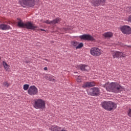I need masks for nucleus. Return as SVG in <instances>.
<instances>
[{"mask_svg": "<svg viewBox=\"0 0 131 131\" xmlns=\"http://www.w3.org/2000/svg\"><path fill=\"white\" fill-rule=\"evenodd\" d=\"M102 86L106 89L107 92L115 93V94L121 93V92H122L124 90V88L117 82H112L111 83L107 82L105 84L102 85Z\"/></svg>", "mask_w": 131, "mask_h": 131, "instance_id": "f257e3e1", "label": "nucleus"}, {"mask_svg": "<svg viewBox=\"0 0 131 131\" xmlns=\"http://www.w3.org/2000/svg\"><path fill=\"white\" fill-rule=\"evenodd\" d=\"M18 20L19 21L17 23V26L18 27H20L21 28H27V29H31V30H35V29L38 28L37 26H35L33 23L30 21H28L24 23L20 19H18Z\"/></svg>", "mask_w": 131, "mask_h": 131, "instance_id": "f03ea898", "label": "nucleus"}, {"mask_svg": "<svg viewBox=\"0 0 131 131\" xmlns=\"http://www.w3.org/2000/svg\"><path fill=\"white\" fill-rule=\"evenodd\" d=\"M102 107L107 111H112L117 108V104L112 101H104L101 103Z\"/></svg>", "mask_w": 131, "mask_h": 131, "instance_id": "7ed1b4c3", "label": "nucleus"}, {"mask_svg": "<svg viewBox=\"0 0 131 131\" xmlns=\"http://www.w3.org/2000/svg\"><path fill=\"white\" fill-rule=\"evenodd\" d=\"M33 106L35 109L43 110V109H46V101L41 99H35L34 101Z\"/></svg>", "mask_w": 131, "mask_h": 131, "instance_id": "20e7f679", "label": "nucleus"}, {"mask_svg": "<svg viewBox=\"0 0 131 131\" xmlns=\"http://www.w3.org/2000/svg\"><path fill=\"white\" fill-rule=\"evenodd\" d=\"M19 3L24 8L33 7L35 5V0H19Z\"/></svg>", "mask_w": 131, "mask_h": 131, "instance_id": "39448f33", "label": "nucleus"}, {"mask_svg": "<svg viewBox=\"0 0 131 131\" xmlns=\"http://www.w3.org/2000/svg\"><path fill=\"white\" fill-rule=\"evenodd\" d=\"M90 54L94 57H99L103 54V50L98 47H93L90 50Z\"/></svg>", "mask_w": 131, "mask_h": 131, "instance_id": "423d86ee", "label": "nucleus"}, {"mask_svg": "<svg viewBox=\"0 0 131 131\" xmlns=\"http://www.w3.org/2000/svg\"><path fill=\"white\" fill-rule=\"evenodd\" d=\"M38 93V90L37 88L34 85L31 86L28 91V94L30 96H35Z\"/></svg>", "mask_w": 131, "mask_h": 131, "instance_id": "0eeeda50", "label": "nucleus"}, {"mask_svg": "<svg viewBox=\"0 0 131 131\" xmlns=\"http://www.w3.org/2000/svg\"><path fill=\"white\" fill-rule=\"evenodd\" d=\"M88 93L91 96L97 97L100 95V89L98 88H91Z\"/></svg>", "mask_w": 131, "mask_h": 131, "instance_id": "6e6552de", "label": "nucleus"}, {"mask_svg": "<svg viewBox=\"0 0 131 131\" xmlns=\"http://www.w3.org/2000/svg\"><path fill=\"white\" fill-rule=\"evenodd\" d=\"M106 3V0H92V6L98 7L99 6H104Z\"/></svg>", "mask_w": 131, "mask_h": 131, "instance_id": "1a4fd4ad", "label": "nucleus"}, {"mask_svg": "<svg viewBox=\"0 0 131 131\" xmlns=\"http://www.w3.org/2000/svg\"><path fill=\"white\" fill-rule=\"evenodd\" d=\"M120 29L124 34H130L131 33V28L128 26H122L120 27Z\"/></svg>", "mask_w": 131, "mask_h": 131, "instance_id": "9d476101", "label": "nucleus"}, {"mask_svg": "<svg viewBox=\"0 0 131 131\" xmlns=\"http://www.w3.org/2000/svg\"><path fill=\"white\" fill-rule=\"evenodd\" d=\"M79 38L80 39H83V40H90L91 41H95V38L94 37L91 36L90 35L84 34L79 36Z\"/></svg>", "mask_w": 131, "mask_h": 131, "instance_id": "9b49d317", "label": "nucleus"}, {"mask_svg": "<svg viewBox=\"0 0 131 131\" xmlns=\"http://www.w3.org/2000/svg\"><path fill=\"white\" fill-rule=\"evenodd\" d=\"M61 21V19L59 18H56L55 19L53 20H47L43 22V23H46V24H52V25H55V24H57L59 23Z\"/></svg>", "mask_w": 131, "mask_h": 131, "instance_id": "f8f14e48", "label": "nucleus"}, {"mask_svg": "<svg viewBox=\"0 0 131 131\" xmlns=\"http://www.w3.org/2000/svg\"><path fill=\"white\" fill-rule=\"evenodd\" d=\"M113 57L114 59H115V58H119L120 57H125L124 54L122 53V52H120L119 51H113L112 53Z\"/></svg>", "mask_w": 131, "mask_h": 131, "instance_id": "ddd939ff", "label": "nucleus"}, {"mask_svg": "<svg viewBox=\"0 0 131 131\" xmlns=\"http://www.w3.org/2000/svg\"><path fill=\"white\" fill-rule=\"evenodd\" d=\"M0 29L1 30H10V29H12L11 26L8 25H6L5 24H0Z\"/></svg>", "mask_w": 131, "mask_h": 131, "instance_id": "4468645a", "label": "nucleus"}, {"mask_svg": "<svg viewBox=\"0 0 131 131\" xmlns=\"http://www.w3.org/2000/svg\"><path fill=\"white\" fill-rule=\"evenodd\" d=\"M3 65L4 67L5 70L7 71V72H10V70L11 69V66L9 65L7 62L5 61H3Z\"/></svg>", "mask_w": 131, "mask_h": 131, "instance_id": "2eb2a0df", "label": "nucleus"}, {"mask_svg": "<svg viewBox=\"0 0 131 131\" xmlns=\"http://www.w3.org/2000/svg\"><path fill=\"white\" fill-rule=\"evenodd\" d=\"M50 130L51 131H60L61 130V127H59L56 125H52L50 128Z\"/></svg>", "mask_w": 131, "mask_h": 131, "instance_id": "dca6fc26", "label": "nucleus"}, {"mask_svg": "<svg viewBox=\"0 0 131 131\" xmlns=\"http://www.w3.org/2000/svg\"><path fill=\"white\" fill-rule=\"evenodd\" d=\"M113 36V33L110 32L104 33L103 34V36H104L105 38H110V37H112Z\"/></svg>", "mask_w": 131, "mask_h": 131, "instance_id": "f3484780", "label": "nucleus"}, {"mask_svg": "<svg viewBox=\"0 0 131 131\" xmlns=\"http://www.w3.org/2000/svg\"><path fill=\"white\" fill-rule=\"evenodd\" d=\"M79 67L82 71H88V69H89V68H90L88 66L82 64L79 66Z\"/></svg>", "mask_w": 131, "mask_h": 131, "instance_id": "a211bd4d", "label": "nucleus"}, {"mask_svg": "<svg viewBox=\"0 0 131 131\" xmlns=\"http://www.w3.org/2000/svg\"><path fill=\"white\" fill-rule=\"evenodd\" d=\"M89 84V88H92V86H95L96 85V83L95 82H88Z\"/></svg>", "mask_w": 131, "mask_h": 131, "instance_id": "6ab92c4d", "label": "nucleus"}, {"mask_svg": "<svg viewBox=\"0 0 131 131\" xmlns=\"http://www.w3.org/2000/svg\"><path fill=\"white\" fill-rule=\"evenodd\" d=\"M82 88L83 89H86V88H90L89 82L84 83L82 85Z\"/></svg>", "mask_w": 131, "mask_h": 131, "instance_id": "aec40b11", "label": "nucleus"}, {"mask_svg": "<svg viewBox=\"0 0 131 131\" xmlns=\"http://www.w3.org/2000/svg\"><path fill=\"white\" fill-rule=\"evenodd\" d=\"M83 47V43H80L79 44L78 43L77 46L76 47V50L78 49H81Z\"/></svg>", "mask_w": 131, "mask_h": 131, "instance_id": "412c9836", "label": "nucleus"}, {"mask_svg": "<svg viewBox=\"0 0 131 131\" xmlns=\"http://www.w3.org/2000/svg\"><path fill=\"white\" fill-rule=\"evenodd\" d=\"M23 89L24 91H27V90L29 89V85L27 84H24L23 86Z\"/></svg>", "mask_w": 131, "mask_h": 131, "instance_id": "4be33fe9", "label": "nucleus"}, {"mask_svg": "<svg viewBox=\"0 0 131 131\" xmlns=\"http://www.w3.org/2000/svg\"><path fill=\"white\" fill-rule=\"evenodd\" d=\"M72 45L73 46V47H76L78 46V42L77 41H72Z\"/></svg>", "mask_w": 131, "mask_h": 131, "instance_id": "5701e85b", "label": "nucleus"}, {"mask_svg": "<svg viewBox=\"0 0 131 131\" xmlns=\"http://www.w3.org/2000/svg\"><path fill=\"white\" fill-rule=\"evenodd\" d=\"M3 85L5 86V88H9L10 86V84L8 82H4L3 83Z\"/></svg>", "mask_w": 131, "mask_h": 131, "instance_id": "b1692460", "label": "nucleus"}, {"mask_svg": "<svg viewBox=\"0 0 131 131\" xmlns=\"http://www.w3.org/2000/svg\"><path fill=\"white\" fill-rule=\"evenodd\" d=\"M50 77H52V75H46L45 78L47 80H49Z\"/></svg>", "mask_w": 131, "mask_h": 131, "instance_id": "393cba45", "label": "nucleus"}, {"mask_svg": "<svg viewBox=\"0 0 131 131\" xmlns=\"http://www.w3.org/2000/svg\"><path fill=\"white\" fill-rule=\"evenodd\" d=\"M76 78L77 82H81V76H77Z\"/></svg>", "mask_w": 131, "mask_h": 131, "instance_id": "a878e982", "label": "nucleus"}, {"mask_svg": "<svg viewBox=\"0 0 131 131\" xmlns=\"http://www.w3.org/2000/svg\"><path fill=\"white\" fill-rule=\"evenodd\" d=\"M50 81H55V79H54V77L53 75H51V77H49V80Z\"/></svg>", "mask_w": 131, "mask_h": 131, "instance_id": "bb28decb", "label": "nucleus"}, {"mask_svg": "<svg viewBox=\"0 0 131 131\" xmlns=\"http://www.w3.org/2000/svg\"><path fill=\"white\" fill-rule=\"evenodd\" d=\"M128 116H129V117H131V109H129L127 112Z\"/></svg>", "mask_w": 131, "mask_h": 131, "instance_id": "cd10ccee", "label": "nucleus"}, {"mask_svg": "<svg viewBox=\"0 0 131 131\" xmlns=\"http://www.w3.org/2000/svg\"><path fill=\"white\" fill-rule=\"evenodd\" d=\"M44 70H48V68L47 67H45L44 68Z\"/></svg>", "mask_w": 131, "mask_h": 131, "instance_id": "c85d7f7f", "label": "nucleus"}, {"mask_svg": "<svg viewBox=\"0 0 131 131\" xmlns=\"http://www.w3.org/2000/svg\"><path fill=\"white\" fill-rule=\"evenodd\" d=\"M61 131H67V130H66L65 129L63 128V129H62V130Z\"/></svg>", "mask_w": 131, "mask_h": 131, "instance_id": "c756f323", "label": "nucleus"}, {"mask_svg": "<svg viewBox=\"0 0 131 131\" xmlns=\"http://www.w3.org/2000/svg\"><path fill=\"white\" fill-rule=\"evenodd\" d=\"M40 30H41V31H45V30L42 29H40Z\"/></svg>", "mask_w": 131, "mask_h": 131, "instance_id": "7c9ffc66", "label": "nucleus"}, {"mask_svg": "<svg viewBox=\"0 0 131 131\" xmlns=\"http://www.w3.org/2000/svg\"><path fill=\"white\" fill-rule=\"evenodd\" d=\"M46 60V61H47L48 62H49V60L48 59H45Z\"/></svg>", "mask_w": 131, "mask_h": 131, "instance_id": "2f4dec72", "label": "nucleus"}, {"mask_svg": "<svg viewBox=\"0 0 131 131\" xmlns=\"http://www.w3.org/2000/svg\"><path fill=\"white\" fill-rule=\"evenodd\" d=\"M26 62L27 63H28V61H26Z\"/></svg>", "mask_w": 131, "mask_h": 131, "instance_id": "473e14b6", "label": "nucleus"}, {"mask_svg": "<svg viewBox=\"0 0 131 131\" xmlns=\"http://www.w3.org/2000/svg\"><path fill=\"white\" fill-rule=\"evenodd\" d=\"M66 30H68V29H66Z\"/></svg>", "mask_w": 131, "mask_h": 131, "instance_id": "72a5a7b5", "label": "nucleus"}, {"mask_svg": "<svg viewBox=\"0 0 131 131\" xmlns=\"http://www.w3.org/2000/svg\"><path fill=\"white\" fill-rule=\"evenodd\" d=\"M0 60H1V57H0Z\"/></svg>", "mask_w": 131, "mask_h": 131, "instance_id": "f704fd0d", "label": "nucleus"}]
</instances>
